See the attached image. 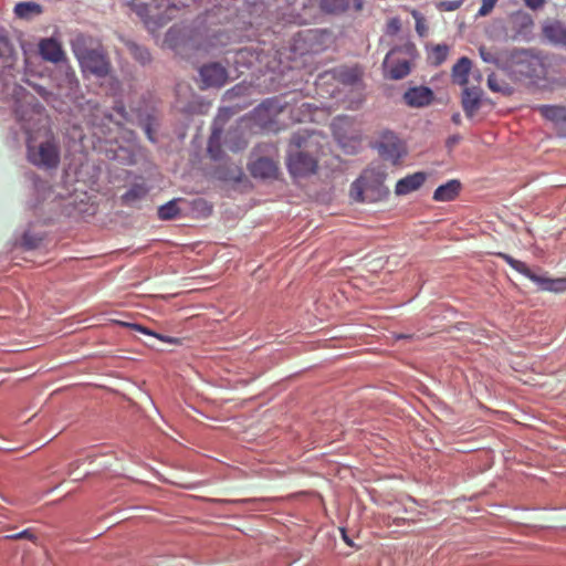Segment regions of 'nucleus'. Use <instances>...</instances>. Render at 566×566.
<instances>
[{
	"label": "nucleus",
	"instance_id": "nucleus-9",
	"mask_svg": "<svg viewBox=\"0 0 566 566\" xmlns=\"http://www.w3.org/2000/svg\"><path fill=\"white\" fill-rule=\"evenodd\" d=\"M170 18H171V17H170L167 12H166V14H165L164 17H158V19H159L160 21H163V20H168V19H170Z\"/></svg>",
	"mask_w": 566,
	"mask_h": 566
},
{
	"label": "nucleus",
	"instance_id": "nucleus-5",
	"mask_svg": "<svg viewBox=\"0 0 566 566\" xmlns=\"http://www.w3.org/2000/svg\"><path fill=\"white\" fill-rule=\"evenodd\" d=\"M515 22L518 23L526 32H528V28L533 25L532 18L526 13H520L515 17Z\"/></svg>",
	"mask_w": 566,
	"mask_h": 566
},
{
	"label": "nucleus",
	"instance_id": "nucleus-10",
	"mask_svg": "<svg viewBox=\"0 0 566 566\" xmlns=\"http://www.w3.org/2000/svg\"><path fill=\"white\" fill-rule=\"evenodd\" d=\"M147 12H148L149 14H151V9H150V7L147 9Z\"/></svg>",
	"mask_w": 566,
	"mask_h": 566
},
{
	"label": "nucleus",
	"instance_id": "nucleus-7",
	"mask_svg": "<svg viewBox=\"0 0 566 566\" xmlns=\"http://www.w3.org/2000/svg\"><path fill=\"white\" fill-rule=\"evenodd\" d=\"M413 17L416 19V30L420 35H422V33L426 31L423 19L419 17L418 13H413Z\"/></svg>",
	"mask_w": 566,
	"mask_h": 566
},
{
	"label": "nucleus",
	"instance_id": "nucleus-6",
	"mask_svg": "<svg viewBox=\"0 0 566 566\" xmlns=\"http://www.w3.org/2000/svg\"><path fill=\"white\" fill-rule=\"evenodd\" d=\"M460 7V1H440L437 3V8L440 11H453Z\"/></svg>",
	"mask_w": 566,
	"mask_h": 566
},
{
	"label": "nucleus",
	"instance_id": "nucleus-2",
	"mask_svg": "<svg viewBox=\"0 0 566 566\" xmlns=\"http://www.w3.org/2000/svg\"><path fill=\"white\" fill-rule=\"evenodd\" d=\"M14 13L21 19H31L42 13V7L33 1L19 2L14 7Z\"/></svg>",
	"mask_w": 566,
	"mask_h": 566
},
{
	"label": "nucleus",
	"instance_id": "nucleus-8",
	"mask_svg": "<svg viewBox=\"0 0 566 566\" xmlns=\"http://www.w3.org/2000/svg\"><path fill=\"white\" fill-rule=\"evenodd\" d=\"M523 1L532 10H537V9L542 8L544 4V0H523Z\"/></svg>",
	"mask_w": 566,
	"mask_h": 566
},
{
	"label": "nucleus",
	"instance_id": "nucleus-4",
	"mask_svg": "<svg viewBox=\"0 0 566 566\" xmlns=\"http://www.w3.org/2000/svg\"><path fill=\"white\" fill-rule=\"evenodd\" d=\"M497 0H481V7L476 13L478 17L488 15L495 7Z\"/></svg>",
	"mask_w": 566,
	"mask_h": 566
},
{
	"label": "nucleus",
	"instance_id": "nucleus-1",
	"mask_svg": "<svg viewBox=\"0 0 566 566\" xmlns=\"http://www.w3.org/2000/svg\"><path fill=\"white\" fill-rule=\"evenodd\" d=\"M353 6L356 12L364 8V0H319L322 11L331 14H340Z\"/></svg>",
	"mask_w": 566,
	"mask_h": 566
},
{
	"label": "nucleus",
	"instance_id": "nucleus-3",
	"mask_svg": "<svg viewBox=\"0 0 566 566\" xmlns=\"http://www.w3.org/2000/svg\"><path fill=\"white\" fill-rule=\"evenodd\" d=\"M543 35H566V25L560 21H552L544 25Z\"/></svg>",
	"mask_w": 566,
	"mask_h": 566
}]
</instances>
